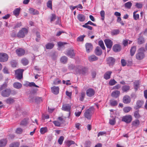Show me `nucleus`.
I'll return each mask as SVG.
<instances>
[{"label": "nucleus", "instance_id": "nucleus-21", "mask_svg": "<svg viewBox=\"0 0 147 147\" xmlns=\"http://www.w3.org/2000/svg\"><path fill=\"white\" fill-rule=\"evenodd\" d=\"M78 73L83 75H85L87 72V70L85 68H83L78 70Z\"/></svg>", "mask_w": 147, "mask_h": 147}, {"label": "nucleus", "instance_id": "nucleus-17", "mask_svg": "<svg viewBox=\"0 0 147 147\" xmlns=\"http://www.w3.org/2000/svg\"><path fill=\"white\" fill-rule=\"evenodd\" d=\"M112 72L111 71H106L104 75V78L106 80L109 79Z\"/></svg>", "mask_w": 147, "mask_h": 147}, {"label": "nucleus", "instance_id": "nucleus-56", "mask_svg": "<svg viewBox=\"0 0 147 147\" xmlns=\"http://www.w3.org/2000/svg\"><path fill=\"white\" fill-rule=\"evenodd\" d=\"M27 83H28V85L29 87L34 86L36 87H39V86L36 85L35 83L34 82H28Z\"/></svg>", "mask_w": 147, "mask_h": 147}, {"label": "nucleus", "instance_id": "nucleus-53", "mask_svg": "<svg viewBox=\"0 0 147 147\" xmlns=\"http://www.w3.org/2000/svg\"><path fill=\"white\" fill-rule=\"evenodd\" d=\"M64 138L63 136H61L59 139L58 140V142L59 144L60 145L62 144L64 140Z\"/></svg>", "mask_w": 147, "mask_h": 147}, {"label": "nucleus", "instance_id": "nucleus-36", "mask_svg": "<svg viewBox=\"0 0 147 147\" xmlns=\"http://www.w3.org/2000/svg\"><path fill=\"white\" fill-rule=\"evenodd\" d=\"M15 101L12 98L9 97L5 100V102L8 104H11Z\"/></svg>", "mask_w": 147, "mask_h": 147}, {"label": "nucleus", "instance_id": "nucleus-14", "mask_svg": "<svg viewBox=\"0 0 147 147\" xmlns=\"http://www.w3.org/2000/svg\"><path fill=\"white\" fill-rule=\"evenodd\" d=\"M112 49L113 51L115 52H119L121 50V46L119 44H115L113 45Z\"/></svg>", "mask_w": 147, "mask_h": 147}, {"label": "nucleus", "instance_id": "nucleus-37", "mask_svg": "<svg viewBox=\"0 0 147 147\" xmlns=\"http://www.w3.org/2000/svg\"><path fill=\"white\" fill-rule=\"evenodd\" d=\"M139 110H137L134 112V116L136 118L139 119L141 117V116L139 114Z\"/></svg>", "mask_w": 147, "mask_h": 147}, {"label": "nucleus", "instance_id": "nucleus-24", "mask_svg": "<svg viewBox=\"0 0 147 147\" xmlns=\"http://www.w3.org/2000/svg\"><path fill=\"white\" fill-rule=\"evenodd\" d=\"M52 91L54 94H57L59 93V88L58 87L53 86L51 88Z\"/></svg>", "mask_w": 147, "mask_h": 147}, {"label": "nucleus", "instance_id": "nucleus-11", "mask_svg": "<svg viewBox=\"0 0 147 147\" xmlns=\"http://www.w3.org/2000/svg\"><path fill=\"white\" fill-rule=\"evenodd\" d=\"M86 93L87 96L89 97H91L94 95L95 91L93 89L89 88L86 90Z\"/></svg>", "mask_w": 147, "mask_h": 147}, {"label": "nucleus", "instance_id": "nucleus-54", "mask_svg": "<svg viewBox=\"0 0 147 147\" xmlns=\"http://www.w3.org/2000/svg\"><path fill=\"white\" fill-rule=\"evenodd\" d=\"M47 6L48 7L51 9L52 8V2L51 0H49L47 3Z\"/></svg>", "mask_w": 147, "mask_h": 147}, {"label": "nucleus", "instance_id": "nucleus-13", "mask_svg": "<svg viewBox=\"0 0 147 147\" xmlns=\"http://www.w3.org/2000/svg\"><path fill=\"white\" fill-rule=\"evenodd\" d=\"M144 104V102L142 100H138L136 103V105L134 107V108L136 110H138L141 108Z\"/></svg>", "mask_w": 147, "mask_h": 147}, {"label": "nucleus", "instance_id": "nucleus-15", "mask_svg": "<svg viewBox=\"0 0 147 147\" xmlns=\"http://www.w3.org/2000/svg\"><path fill=\"white\" fill-rule=\"evenodd\" d=\"M85 47L87 52H90L92 49L93 46L92 44L90 43H86L85 44Z\"/></svg>", "mask_w": 147, "mask_h": 147}, {"label": "nucleus", "instance_id": "nucleus-3", "mask_svg": "<svg viewBox=\"0 0 147 147\" xmlns=\"http://www.w3.org/2000/svg\"><path fill=\"white\" fill-rule=\"evenodd\" d=\"M28 32L27 29L25 28H22L17 34V36L18 38H23L25 36V35Z\"/></svg>", "mask_w": 147, "mask_h": 147}, {"label": "nucleus", "instance_id": "nucleus-60", "mask_svg": "<svg viewBox=\"0 0 147 147\" xmlns=\"http://www.w3.org/2000/svg\"><path fill=\"white\" fill-rule=\"evenodd\" d=\"M135 6L139 9H141L142 8L143 5L142 4L140 3H136V4Z\"/></svg>", "mask_w": 147, "mask_h": 147}, {"label": "nucleus", "instance_id": "nucleus-47", "mask_svg": "<svg viewBox=\"0 0 147 147\" xmlns=\"http://www.w3.org/2000/svg\"><path fill=\"white\" fill-rule=\"evenodd\" d=\"M98 45L103 50L105 49L103 41L102 40H100L98 42Z\"/></svg>", "mask_w": 147, "mask_h": 147}, {"label": "nucleus", "instance_id": "nucleus-8", "mask_svg": "<svg viewBox=\"0 0 147 147\" xmlns=\"http://www.w3.org/2000/svg\"><path fill=\"white\" fill-rule=\"evenodd\" d=\"M92 115V109L90 108L87 109L84 114V117L89 120L91 119Z\"/></svg>", "mask_w": 147, "mask_h": 147}, {"label": "nucleus", "instance_id": "nucleus-43", "mask_svg": "<svg viewBox=\"0 0 147 147\" xmlns=\"http://www.w3.org/2000/svg\"><path fill=\"white\" fill-rule=\"evenodd\" d=\"M85 35L84 34L78 37L77 39L78 41L82 42L84 41V38L85 37Z\"/></svg>", "mask_w": 147, "mask_h": 147}, {"label": "nucleus", "instance_id": "nucleus-58", "mask_svg": "<svg viewBox=\"0 0 147 147\" xmlns=\"http://www.w3.org/2000/svg\"><path fill=\"white\" fill-rule=\"evenodd\" d=\"M116 123V121L115 119H110L109 123L111 125H114Z\"/></svg>", "mask_w": 147, "mask_h": 147}, {"label": "nucleus", "instance_id": "nucleus-44", "mask_svg": "<svg viewBox=\"0 0 147 147\" xmlns=\"http://www.w3.org/2000/svg\"><path fill=\"white\" fill-rule=\"evenodd\" d=\"M134 88L137 90L139 87L140 82L139 81H136L134 82Z\"/></svg>", "mask_w": 147, "mask_h": 147}, {"label": "nucleus", "instance_id": "nucleus-40", "mask_svg": "<svg viewBox=\"0 0 147 147\" xmlns=\"http://www.w3.org/2000/svg\"><path fill=\"white\" fill-rule=\"evenodd\" d=\"M28 119L25 118L20 123V125H26L28 123Z\"/></svg>", "mask_w": 147, "mask_h": 147}, {"label": "nucleus", "instance_id": "nucleus-27", "mask_svg": "<svg viewBox=\"0 0 147 147\" xmlns=\"http://www.w3.org/2000/svg\"><path fill=\"white\" fill-rule=\"evenodd\" d=\"M55 45V44L53 42H49L45 45V47L47 49H52Z\"/></svg>", "mask_w": 147, "mask_h": 147}, {"label": "nucleus", "instance_id": "nucleus-55", "mask_svg": "<svg viewBox=\"0 0 147 147\" xmlns=\"http://www.w3.org/2000/svg\"><path fill=\"white\" fill-rule=\"evenodd\" d=\"M137 11H134L133 13V17L134 20H137L139 18V15L138 14H136V13Z\"/></svg>", "mask_w": 147, "mask_h": 147}, {"label": "nucleus", "instance_id": "nucleus-52", "mask_svg": "<svg viewBox=\"0 0 147 147\" xmlns=\"http://www.w3.org/2000/svg\"><path fill=\"white\" fill-rule=\"evenodd\" d=\"M88 24H87V23H85L84 25H83L82 26L83 27L87 28L89 30H91L92 29V27L89 25Z\"/></svg>", "mask_w": 147, "mask_h": 147}, {"label": "nucleus", "instance_id": "nucleus-1", "mask_svg": "<svg viewBox=\"0 0 147 147\" xmlns=\"http://www.w3.org/2000/svg\"><path fill=\"white\" fill-rule=\"evenodd\" d=\"M7 86V83L5 82L0 87V92L3 97H8L11 93V90L10 88H6Z\"/></svg>", "mask_w": 147, "mask_h": 147}, {"label": "nucleus", "instance_id": "nucleus-34", "mask_svg": "<svg viewBox=\"0 0 147 147\" xmlns=\"http://www.w3.org/2000/svg\"><path fill=\"white\" fill-rule=\"evenodd\" d=\"M136 50V47L135 46H133L131 47L130 50V54L131 56H133L135 53Z\"/></svg>", "mask_w": 147, "mask_h": 147}, {"label": "nucleus", "instance_id": "nucleus-4", "mask_svg": "<svg viewBox=\"0 0 147 147\" xmlns=\"http://www.w3.org/2000/svg\"><path fill=\"white\" fill-rule=\"evenodd\" d=\"M71 109V105L69 104H63L62 105V110L68 112L69 115L67 117L68 118H69L70 114V110Z\"/></svg>", "mask_w": 147, "mask_h": 147}, {"label": "nucleus", "instance_id": "nucleus-61", "mask_svg": "<svg viewBox=\"0 0 147 147\" xmlns=\"http://www.w3.org/2000/svg\"><path fill=\"white\" fill-rule=\"evenodd\" d=\"M35 97H34L33 95L32 94H31L30 96L28 98L30 101V102H33L34 101V99Z\"/></svg>", "mask_w": 147, "mask_h": 147}, {"label": "nucleus", "instance_id": "nucleus-7", "mask_svg": "<svg viewBox=\"0 0 147 147\" xmlns=\"http://www.w3.org/2000/svg\"><path fill=\"white\" fill-rule=\"evenodd\" d=\"M24 71L23 69H18L15 71V73L16 75L17 78L20 80L23 78V73Z\"/></svg>", "mask_w": 147, "mask_h": 147}, {"label": "nucleus", "instance_id": "nucleus-6", "mask_svg": "<svg viewBox=\"0 0 147 147\" xmlns=\"http://www.w3.org/2000/svg\"><path fill=\"white\" fill-rule=\"evenodd\" d=\"M8 56L7 54L2 53H0V62H4L7 61L8 59Z\"/></svg>", "mask_w": 147, "mask_h": 147}, {"label": "nucleus", "instance_id": "nucleus-9", "mask_svg": "<svg viewBox=\"0 0 147 147\" xmlns=\"http://www.w3.org/2000/svg\"><path fill=\"white\" fill-rule=\"evenodd\" d=\"M107 63L110 66H113L115 64V59L112 57H109L106 60Z\"/></svg>", "mask_w": 147, "mask_h": 147}, {"label": "nucleus", "instance_id": "nucleus-63", "mask_svg": "<svg viewBox=\"0 0 147 147\" xmlns=\"http://www.w3.org/2000/svg\"><path fill=\"white\" fill-rule=\"evenodd\" d=\"M53 123L55 126L59 127L61 125V123L57 121H54Z\"/></svg>", "mask_w": 147, "mask_h": 147}, {"label": "nucleus", "instance_id": "nucleus-23", "mask_svg": "<svg viewBox=\"0 0 147 147\" xmlns=\"http://www.w3.org/2000/svg\"><path fill=\"white\" fill-rule=\"evenodd\" d=\"M7 140L5 139H2L0 140V147L5 146L7 143Z\"/></svg>", "mask_w": 147, "mask_h": 147}, {"label": "nucleus", "instance_id": "nucleus-39", "mask_svg": "<svg viewBox=\"0 0 147 147\" xmlns=\"http://www.w3.org/2000/svg\"><path fill=\"white\" fill-rule=\"evenodd\" d=\"M34 101L37 103H39L42 101V98L41 97H36L34 98Z\"/></svg>", "mask_w": 147, "mask_h": 147}, {"label": "nucleus", "instance_id": "nucleus-18", "mask_svg": "<svg viewBox=\"0 0 147 147\" xmlns=\"http://www.w3.org/2000/svg\"><path fill=\"white\" fill-rule=\"evenodd\" d=\"M66 55L71 58H73L74 57L75 55L73 49H70L67 50Z\"/></svg>", "mask_w": 147, "mask_h": 147}, {"label": "nucleus", "instance_id": "nucleus-20", "mask_svg": "<svg viewBox=\"0 0 147 147\" xmlns=\"http://www.w3.org/2000/svg\"><path fill=\"white\" fill-rule=\"evenodd\" d=\"M130 98L128 96H125L123 98V102L125 104L129 103L130 102Z\"/></svg>", "mask_w": 147, "mask_h": 147}, {"label": "nucleus", "instance_id": "nucleus-32", "mask_svg": "<svg viewBox=\"0 0 147 147\" xmlns=\"http://www.w3.org/2000/svg\"><path fill=\"white\" fill-rule=\"evenodd\" d=\"M29 11L31 14L33 15L38 14L39 13L37 10L32 8L29 9Z\"/></svg>", "mask_w": 147, "mask_h": 147}, {"label": "nucleus", "instance_id": "nucleus-49", "mask_svg": "<svg viewBox=\"0 0 147 147\" xmlns=\"http://www.w3.org/2000/svg\"><path fill=\"white\" fill-rule=\"evenodd\" d=\"M131 109V108L130 107H125L123 109V111L125 113L129 112Z\"/></svg>", "mask_w": 147, "mask_h": 147}, {"label": "nucleus", "instance_id": "nucleus-16", "mask_svg": "<svg viewBox=\"0 0 147 147\" xmlns=\"http://www.w3.org/2000/svg\"><path fill=\"white\" fill-rule=\"evenodd\" d=\"M146 42L145 38L142 36H140L137 39V43L139 45L144 44Z\"/></svg>", "mask_w": 147, "mask_h": 147}, {"label": "nucleus", "instance_id": "nucleus-48", "mask_svg": "<svg viewBox=\"0 0 147 147\" xmlns=\"http://www.w3.org/2000/svg\"><path fill=\"white\" fill-rule=\"evenodd\" d=\"M85 94L84 92H82L81 93L80 95V100L81 101H83L84 98Z\"/></svg>", "mask_w": 147, "mask_h": 147}, {"label": "nucleus", "instance_id": "nucleus-41", "mask_svg": "<svg viewBox=\"0 0 147 147\" xmlns=\"http://www.w3.org/2000/svg\"><path fill=\"white\" fill-rule=\"evenodd\" d=\"M47 131V127H42L40 129V132L41 134H44Z\"/></svg>", "mask_w": 147, "mask_h": 147}, {"label": "nucleus", "instance_id": "nucleus-62", "mask_svg": "<svg viewBox=\"0 0 147 147\" xmlns=\"http://www.w3.org/2000/svg\"><path fill=\"white\" fill-rule=\"evenodd\" d=\"M100 15L102 17V19L104 20L105 19V12L104 10H102L100 12Z\"/></svg>", "mask_w": 147, "mask_h": 147}, {"label": "nucleus", "instance_id": "nucleus-5", "mask_svg": "<svg viewBox=\"0 0 147 147\" xmlns=\"http://www.w3.org/2000/svg\"><path fill=\"white\" fill-rule=\"evenodd\" d=\"M132 119V116L130 115H128L123 116L122 117L121 121L126 123H129L131 121Z\"/></svg>", "mask_w": 147, "mask_h": 147}, {"label": "nucleus", "instance_id": "nucleus-12", "mask_svg": "<svg viewBox=\"0 0 147 147\" xmlns=\"http://www.w3.org/2000/svg\"><path fill=\"white\" fill-rule=\"evenodd\" d=\"M16 52L19 57H21L24 55L25 53L24 50L21 48H19L16 49Z\"/></svg>", "mask_w": 147, "mask_h": 147}, {"label": "nucleus", "instance_id": "nucleus-33", "mask_svg": "<svg viewBox=\"0 0 147 147\" xmlns=\"http://www.w3.org/2000/svg\"><path fill=\"white\" fill-rule=\"evenodd\" d=\"M130 89V86L128 85H124L121 88L123 92H127Z\"/></svg>", "mask_w": 147, "mask_h": 147}, {"label": "nucleus", "instance_id": "nucleus-19", "mask_svg": "<svg viewBox=\"0 0 147 147\" xmlns=\"http://www.w3.org/2000/svg\"><path fill=\"white\" fill-rule=\"evenodd\" d=\"M77 18L79 21L83 22L85 20V16L84 14H80L78 15Z\"/></svg>", "mask_w": 147, "mask_h": 147}, {"label": "nucleus", "instance_id": "nucleus-25", "mask_svg": "<svg viewBox=\"0 0 147 147\" xmlns=\"http://www.w3.org/2000/svg\"><path fill=\"white\" fill-rule=\"evenodd\" d=\"M102 51L99 47H97L95 50V53L98 56H100L102 53Z\"/></svg>", "mask_w": 147, "mask_h": 147}, {"label": "nucleus", "instance_id": "nucleus-29", "mask_svg": "<svg viewBox=\"0 0 147 147\" xmlns=\"http://www.w3.org/2000/svg\"><path fill=\"white\" fill-rule=\"evenodd\" d=\"M21 9L20 8H16L13 11V15L16 17L18 16L20 13Z\"/></svg>", "mask_w": 147, "mask_h": 147}, {"label": "nucleus", "instance_id": "nucleus-59", "mask_svg": "<svg viewBox=\"0 0 147 147\" xmlns=\"http://www.w3.org/2000/svg\"><path fill=\"white\" fill-rule=\"evenodd\" d=\"M22 131V129L20 127L17 128L16 130V132L18 134H21Z\"/></svg>", "mask_w": 147, "mask_h": 147}, {"label": "nucleus", "instance_id": "nucleus-38", "mask_svg": "<svg viewBox=\"0 0 147 147\" xmlns=\"http://www.w3.org/2000/svg\"><path fill=\"white\" fill-rule=\"evenodd\" d=\"M132 5V3L130 1L124 4L125 7L128 9H130Z\"/></svg>", "mask_w": 147, "mask_h": 147}, {"label": "nucleus", "instance_id": "nucleus-45", "mask_svg": "<svg viewBox=\"0 0 147 147\" xmlns=\"http://www.w3.org/2000/svg\"><path fill=\"white\" fill-rule=\"evenodd\" d=\"M20 143L18 142H14L11 144L9 145V147H19Z\"/></svg>", "mask_w": 147, "mask_h": 147}, {"label": "nucleus", "instance_id": "nucleus-35", "mask_svg": "<svg viewBox=\"0 0 147 147\" xmlns=\"http://www.w3.org/2000/svg\"><path fill=\"white\" fill-rule=\"evenodd\" d=\"M120 30L119 29H114L111 32V34L112 35H116L119 34Z\"/></svg>", "mask_w": 147, "mask_h": 147}, {"label": "nucleus", "instance_id": "nucleus-22", "mask_svg": "<svg viewBox=\"0 0 147 147\" xmlns=\"http://www.w3.org/2000/svg\"><path fill=\"white\" fill-rule=\"evenodd\" d=\"M120 94V92L118 90H115L111 94V96L114 98H117Z\"/></svg>", "mask_w": 147, "mask_h": 147}, {"label": "nucleus", "instance_id": "nucleus-50", "mask_svg": "<svg viewBox=\"0 0 147 147\" xmlns=\"http://www.w3.org/2000/svg\"><path fill=\"white\" fill-rule=\"evenodd\" d=\"M75 142L72 140H68L66 142V145L68 147H69L72 144H75Z\"/></svg>", "mask_w": 147, "mask_h": 147}, {"label": "nucleus", "instance_id": "nucleus-30", "mask_svg": "<svg viewBox=\"0 0 147 147\" xmlns=\"http://www.w3.org/2000/svg\"><path fill=\"white\" fill-rule=\"evenodd\" d=\"M110 105L112 106H115L117 105L118 102L116 100L111 99L109 101Z\"/></svg>", "mask_w": 147, "mask_h": 147}, {"label": "nucleus", "instance_id": "nucleus-10", "mask_svg": "<svg viewBox=\"0 0 147 147\" xmlns=\"http://www.w3.org/2000/svg\"><path fill=\"white\" fill-rule=\"evenodd\" d=\"M104 41L107 48L111 49L113 45V41L109 39H106Z\"/></svg>", "mask_w": 147, "mask_h": 147}, {"label": "nucleus", "instance_id": "nucleus-31", "mask_svg": "<svg viewBox=\"0 0 147 147\" xmlns=\"http://www.w3.org/2000/svg\"><path fill=\"white\" fill-rule=\"evenodd\" d=\"M140 124V122L139 120L136 119L132 122V125L133 126L138 127Z\"/></svg>", "mask_w": 147, "mask_h": 147}, {"label": "nucleus", "instance_id": "nucleus-26", "mask_svg": "<svg viewBox=\"0 0 147 147\" xmlns=\"http://www.w3.org/2000/svg\"><path fill=\"white\" fill-rule=\"evenodd\" d=\"M88 59L90 62H92L97 60L98 58L95 55H92L88 57Z\"/></svg>", "mask_w": 147, "mask_h": 147}, {"label": "nucleus", "instance_id": "nucleus-64", "mask_svg": "<svg viewBox=\"0 0 147 147\" xmlns=\"http://www.w3.org/2000/svg\"><path fill=\"white\" fill-rule=\"evenodd\" d=\"M56 18V17L55 15L54 14H53L52 15V16L51 18V22L54 21Z\"/></svg>", "mask_w": 147, "mask_h": 147}, {"label": "nucleus", "instance_id": "nucleus-57", "mask_svg": "<svg viewBox=\"0 0 147 147\" xmlns=\"http://www.w3.org/2000/svg\"><path fill=\"white\" fill-rule=\"evenodd\" d=\"M22 26V24L21 22L17 23L14 25L13 28V29H16L19 28Z\"/></svg>", "mask_w": 147, "mask_h": 147}, {"label": "nucleus", "instance_id": "nucleus-51", "mask_svg": "<svg viewBox=\"0 0 147 147\" xmlns=\"http://www.w3.org/2000/svg\"><path fill=\"white\" fill-rule=\"evenodd\" d=\"M117 83V82L114 79H111L110 80L109 84L110 86H113Z\"/></svg>", "mask_w": 147, "mask_h": 147}, {"label": "nucleus", "instance_id": "nucleus-2", "mask_svg": "<svg viewBox=\"0 0 147 147\" xmlns=\"http://www.w3.org/2000/svg\"><path fill=\"white\" fill-rule=\"evenodd\" d=\"M145 49L143 47L139 49V52L136 55V59L141 60L143 59L145 56V55L143 52L145 51Z\"/></svg>", "mask_w": 147, "mask_h": 147}, {"label": "nucleus", "instance_id": "nucleus-28", "mask_svg": "<svg viewBox=\"0 0 147 147\" xmlns=\"http://www.w3.org/2000/svg\"><path fill=\"white\" fill-rule=\"evenodd\" d=\"M22 84L18 82H16L13 84V87L16 89H20L22 88Z\"/></svg>", "mask_w": 147, "mask_h": 147}, {"label": "nucleus", "instance_id": "nucleus-42", "mask_svg": "<svg viewBox=\"0 0 147 147\" xmlns=\"http://www.w3.org/2000/svg\"><path fill=\"white\" fill-rule=\"evenodd\" d=\"M22 64L24 65H27L28 63V61L27 59L25 58L22 59L21 60Z\"/></svg>", "mask_w": 147, "mask_h": 147}, {"label": "nucleus", "instance_id": "nucleus-46", "mask_svg": "<svg viewBox=\"0 0 147 147\" xmlns=\"http://www.w3.org/2000/svg\"><path fill=\"white\" fill-rule=\"evenodd\" d=\"M67 58L65 56H64L62 57L60 59V61L61 62L63 63H66L67 61Z\"/></svg>", "mask_w": 147, "mask_h": 147}]
</instances>
